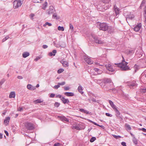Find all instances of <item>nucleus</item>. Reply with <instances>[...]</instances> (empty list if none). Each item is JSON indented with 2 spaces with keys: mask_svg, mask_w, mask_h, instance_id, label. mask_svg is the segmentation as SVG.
<instances>
[{
  "mask_svg": "<svg viewBox=\"0 0 146 146\" xmlns=\"http://www.w3.org/2000/svg\"><path fill=\"white\" fill-rule=\"evenodd\" d=\"M52 17L54 18L55 19H59V18L57 17V16L56 14H54L53 15Z\"/></svg>",
  "mask_w": 146,
  "mask_h": 146,
  "instance_id": "79ce46f5",
  "label": "nucleus"
},
{
  "mask_svg": "<svg viewBox=\"0 0 146 146\" xmlns=\"http://www.w3.org/2000/svg\"><path fill=\"white\" fill-rule=\"evenodd\" d=\"M78 89V92L82 94H83L84 92L82 91L83 90V88L81 85H80L79 86Z\"/></svg>",
  "mask_w": 146,
  "mask_h": 146,
  "instance_id": "4468645a",
  "label": "nucleus"
},
{
  "mask_svg": "<svg viewBox=\"0 0 146 146\" xmlns=\"http://www.w3.org/2000/svg\"><path fill=\"white\" fill-rule=\"evenodd\" d=\"M17 78L20 79H22L23 78V77L21 76H18L17 77Z\"/></svg>",
  "mask_w": 146,
  "mask_h": 146,
  "instance_id": "338daca9",
  "label": "nucleus"
},
{
  "mask_svg": "<svg viewBox=\"0 0 146 146\" xmlns=\"http://www.w3.org/2000/svg\"><path fill=\"white\" fill-rule=\"evenodd\" d=\"M116 116L118 119H120V121H121L122 120H123V118L122 116H120V115H118Z\"/></svg>",
  "mask_w": 146,
  "mask_h": 146,
  "instance_id": "ea45409f",
  "label": "nucleus"
},
{
  "mask_svg": "<svg viewBox=\"0 0 146 146\" xmlns=\"http://www.w3.org/2000/svg\"><path fill=\"white\" fill-rule=\"evenodd\" d=\"M64 88L65 90L66 91L69 90L70 89V88L68 87L64 86Z\"/></svg>",
  "mask_w": 146,
  "mask_h": 146,
  "instance_id": "603ef678",
  "label": "nucleus"
},
{
  "mask_svg": "<svg viewBox=\"0 0 146 146\" xmlns=\"http://www.w3.org/2000/svg\"><path fill=\"white\" fill-rule=\"evenodd\" d=\"M145 10H144V12H145V14H144V16L145 17V19H146V7H145Z\"/></svg>",
  "mask_w": 146,
  "mask_h": 146,
  "instance_id": "e2e57ef3",
  "label": "nucleus"
},
{
  "mask_svg": "<svg viewBox=\"0 0 146 146\" xmlns=\"http://www.w3.org/2000/svg\"><path fill=\"white\" fill-rule=\"evenodd\" d=\"M62 95H56V98H62Z\"/></svg>",
  "mask_w": 146,
  "mask_h": 146,
  "instance_id": "6e6d98bb",
  "label": "nucleus"
},
{
  "mask_svg": "<svg viewBox=\"0 0 146 146\" xmlns=\"http://www.w3.org/2000/svg\"><path fill=\"white\" fill-rule=\"evenodd\" d=\"M55 96V95L54 94H51L50 96V98H54Z\"/></svg>",
  "mask_w": 146,
  "mask_h": 146,
  "instance_id": "13d9d810",
  "label": "nucleus"
},
{
  "mask_svg": "<svg viewBox=\"0 0 146 146\" xmlns=\"http://www.w3.org/2000/svg\"><path fill=\"white\" fill-rule=\"evenodd\" d=\"M23 107H19L18 109V111H23Z\"/></svg>",
  "mask_w": 146,
  "mask_h": 146,
  "instance_id": "864d4df0",
  "label": "nucleus"
},
{
  "mask_svg": "<svg viewBox=\"0 0 146 146\" xmlns=\"http://www.w3.org/2000/svg\"><path fill=\"white\" fill-rule=\"evenodd\" d=\"M110 0H102V2L104 3H108Z\"/></svg>",
  "mask_w": 146,
  "mask_h": 146,
  "instance_id": "72a5a7b5",
  "label": "nucleus"
},
{
  "mask_svg": "<svg viewBox=\"0 0 146 146\" xmlns=\"http://www.w3.org/2000/svg\"><path fill=\"white\" fill-rule=\"evenodd\" d=\"M100 30L104 31H107L109 29V26L106 23H100Z\"/></svg>",
  "mask_w": 146,
  "mask_h": 146,
  "instance_id": "7ed1b4c3",
  "label": "nucleus"
},
{
  "mask_svg": "<svg viewBox=\"0 0 146 146\" xmlns=\"http://www.w3.org/2000/svg\"><path fill=\"white\" fill-rule=\"evenodd\" d=\"M125 126L126 127V129L127 131H128L129 130H130L131 129V128L129 124L125 123Z\"/></svg>",
  "mask_w": 146,
  "mask_h": 146,
  "instance_id": "6ab92c4d",
  "label": "nucleus"
},
{
  "mask_svg": "<svg viewBox=\"0 0 146 146\" xmlns=\"http://www.w3.org/2000/svg\"><path fill=\"white\" fill-rule=\"evenodd\" d=\"M60 87V86H59V84H58L57 85H55L54 87H53V88H54L55 89H58L59 87Z\"/></svg>",
  "mask_w": 146,
  "mask_h": 146,
  "instance_id": "37998d69",
  "label": "nucleus"
},
{
  "mask_svg": "<svg viewBox=\"0 0 146 146\" xmlns=\"http://www.w3.org/2000/svg\"><path fill=\"white\" fill-rule=\"evenodd\" d=\"M90 98L91 99V100L93 102H96V99L94 98H92V96L91 95L90 96Z\"/></svg>",
  "mask_w": 146,
  "mask_h": 146,
  "instance_id": "de8ad7c7",
  "label": "nucleus"
},
{
  "mask_svg": "<svg viewBox=\"0 0 146 146\" xmlns=\"http://www.w3.org/2000/svg\"><path fill=\"white\" fill-rule=\"evenodd\" d=\"M106 68L110 71L112 72L114 71V69L113 68V66L111 64H108L105 65Z\"/></svg>",
  "mask_w": 146,
  "mask_h": 146,
  "instance_id": "6e6552de",
  "label": "nucleus"
},
{
  "mask_svg": "<svg viewBox=\"0 0 146 146\" xmlns=\"http://www.w3.org/2000/svg\"><path fill=\"white\" fill-rule=\"evenodd\" d=\"M111 107L112 108L114 111L117 109L116 107V106L115 105H113V106H111Z\"/></svg>",
  "mask_w": 146,
  "mask_h": 146,
  "instance_id": "09e8293b",
  "label": "nucleus"
},
{
  "mask_svg": "<svg viewBox=\"0 0 146 146\" xmlns=\"http://www.w3.org/2000/svg\"><path fill=\"white\" fill-rule=\"evenodd\" d=\"M9 38L8 36H7L5 38H4L2 40V42H3L8 39Z\"/></svg>",
  "mask_w": 146,
  "mask_h": 146,
  "instance_id": "4c0bfd02",
  "label": "nucleus"
},
{
  "mask_svg": "<svg viewBox=\"0 0 146 146\" xmlns=\"http://www.w3.org/2000/svg\"><path fill=\"white\" fill-rule=\"evenodd\" d=\"M64 71V70L62 68H60L57 71L58 74H60L63 72Z\"/></svg>",
  "mask_w": 146,
  "mask_h": 146,
  "instance_id": "c756f323",
  "label": "nucleus"
},
{
  "mask_svg": "<svg viewBox=\"0 0 146 146\" xmlns=\"http://www.w3.org/2000/svg\"><path fill=\"white\" fill-rule=\"evenodd\" d=\"M99 69L97 68H94V70L95 71L97 72H98L99 71Z\"/></svg>",
  "mask_w": 146,
  "mask_h": 146,
  "instance_id": "052dcab7",
  "label": "nucleus"
},
{
  "mask_svg": "<svg viewBox=\"0 0 146 146\" xmlns=\"http://www.w3.org/2000/svg\"><path fill=\"white\" fill-rule=\"evenodd\" d=\"M25 126L27 129L29 130H33L34 127L33 126L32 123L29 122H27L25 123Z\"/></svg>",
  "mask_w": 146,
  "mask_h": 146,
  "instance_id": "39448f33",
  "label": "nucleus"
},
{
  "mask_svg": "<svg viewBox=\"0 0 146 146\" xmlns=\"http://www.w3.org/2000/svg\"><path fill=\"white\" fill-rule=\"evenodd\" d=\"M135 145H137V140L135 138V136H134L132 139Z\"/></svg>",
  "mask_w": 146,
  "mask_h": 146,
  "instance_id": "b1692460",
  "label": "nucleus"
},
{
  "mask_svg": "<svg viewBox=\"0 0 146 146\" xmlns=\"http://www.w3.org/2000/svg\"><path fill=\"white\" fill-rule=\"evenodd\" d=\"M106 115L107 116L110 117H111L112 116V115L110 114L109 113H106Z\"/></svg>",
  "mask_w": 146,
  "mask_h": 146,
  "instance_id": "3c124183",
  "label": "nucleus"
},
{
  "mask_svg": "<svg viewBox=\"0 0 146 146\" xmlns=\"http://www.w3.org/2000/svg\"><path fill=\"white\" fill-rule=\"evenodd\" d=\"M145 0H143L142 1L141 4L140 5V7L141 8L144 5L145 3Z\"/></svg>",
  "mask_w": 146,
  "mask_h": 146,
  "instance_id": "2f4dec72",
  "label": "nucleus"
},
{
  "mask_svg": "<svg viewBox=\"0 0 146 146\" xmlns=\"http://www.w3.org/2000/svg\"><path fill=\"white\" fill-rule=\"evenodd\" d=\"M42 47L43 48L46 49L48 48V46L46 45H43Z\"/></svg>",
  "mask_w": 146,
  "mask_h": 146,
  "instance_id": "4d7b16f0",
  "label": "nucleus"
},
{
  "mask_svg": "<svg viewBox=\"0 0 146 146\" xmlns=\"http://www.w3.org/2000/svg\"><path fill=\"white\" fill-rule=\"evenodd\" d=\"M114 11H115V14L116 15H117L119 13V9L117 7H115V6L114 7Z\"/></svg>",
  "mask_w": 146,
  "mask_h": 146,
  "instance_id": "5701e85b",
  "label": "nucleus"
},
{
  "mask_svg": "<svg viewBox=\"0 0 146 146\" xmlns=\"http://www.w3.org/2000/svg\"><path fill=\"white\" fill-rule=\"evenodd\" d=\"M60 62L62 64L63 66L64 67H66L68 66V63L66 61H64L62 60Z\"/></svg>",
  "mask_w": 146,
  "mask_h": 146,
  "instance_id": "dca6fc26",
  "label": "nucleus"
},
{
  "mask_svg": "<svg viewBox=\"0 0 146 146\" xmlns=\"http://www.w3.org/2000/svg\"><path fill=\"white\" fill-rule=\"evenodd\" d=\"M58 117L60 118L61 120L63 122H68L69 120L68 119L64 116H58Z\"/></svg>",
  "mask_w": 146,
  "mask_h": 146,
  "instance_id": "9b49d317",
  "label": "nucleus"
},
{
  "mask_svg": "<svg viewBox=\"0 0 146 146\" xmlns=\"http://www.w3.org/2000/svg\"><path fill=\"white\" fill-rule=\"evenodd\" d=\"M142 26L141 23L138 24L134 28V30L136 32L138 31L140 29Z\"/></svg>",
  "mask_w": 146,
  "mask_h": 146,
  "instance_id": "1a4fd4ad",
  "label": "nucleus"
},
{
  "mask_svg": "<svg viewBox=\"0 0 146 146\" xmlns=\"http://www.w3.org/2000/svg\"><path fill=\"white\" fill-rule=\"evenodd\" d=\"M96 138L95 137H92L90 139V141L93 142L96 140Z\"/></svg>",
  "mask_w": 146,
  "mask_h": 146,
  "instance_id": "e433bc0d",
  "label": "nucleus"
},
{
  "mask_svg": "<svg viewBox=\"0 0 146 146\" xmlns=\"http://www.w3.org/2000/svg\"><path fill=\"white\" fill-rule=\"evenodd\" d=\"M58 30L61 31H63L64 30V28L63 27L59 26L58 27Z\"/></svg>",
  "mask_w": 146,
  "mask_h": 146,
  "instance_id": "cd10ccee",
  "label": "nucleus"
},
{
  "mask_svg": "<svg viewBox=\"0 0 146 146\" xmlns=\"http://www.w3.org/2000/svg\"><path fill=\"white\" fill-rule=\"evenodd\" d=\"M114 111L116 113V114H115V115L116 116L118 115H120V113L117 109L115 110Z\"/></svg>",
  "mask_w": 146,
  "mask_h": 146,
  "instance_id": "473e14b6",
  "label": "nucleus"
},
{
  "mask_svg": "<svg viewBox=\"0 0 146 146\" xmlns=\"http://www.w3.org/2000/svg\"><path fill=\"white\" fill-rule=\"evenodd\" d=\"M61 100L64 104H68L69 102V100L68 99H65L63 97L61 98Z\"/></svg>",
  "mask_w": 146,
  "mask_h": 146,
  "instance_id": "f8f14e48",
  "label": "nucleus"
},
{
  "mask_svg": "<svg viewBox=\"0 0 146 146\" xmlns=\"http://www.w3.org/2000/svg\"><path fill=\"white\" fill-rule=\"evenodd\" d=\"M92 36L94 39V42L97 44H101L104 43V41L94 35H92Z\"/></svg>",
  "mask_w": 146,
  "mask_h": 146,
  "instance_id": "f03ea898",
  "label": "nucleus"
},
{
  "mask_svg": "<svg viewBox=\"0 0 146 146\" xmlns=\"http://www.w3.org/2000/svg\"><path fill=\"white\" fill-rule=\"evenodd\" d=\"M54 11L52 7H50L49 9L47 11V13L48 15H50L53 13Z\"/></svg>",
  "mask_w": 146,
  "mask_h": 146,
  "instance_id": "9d476101",
  "label": "nucleus"
},
{
  "mask_svg": "<svg viewBox=\"0 0 146 146\" xmlns=\"http://www.w3.org/2000/svg\"><path fill=\"white\" fill-rule=\"evenodd\" d=\"M47 3L46 1L45 2V3L44 4H43L42 7V8L44 10H45L46 8L47 7Z\"/></svg>",
  "mask_w": 146,
  "mask_h": 146,
  "instance_id": "bb28decb",
  "label": "nucleus"
},
{
  "mask_svg": "<svg viewBox=\"0 0 146 146\" xmlns=\"http://www.w3.org/2000/svg\"><path fill=\"white\" fill-rule=\"evenodd\" d=\"M102 70H100V69L99 70V71L98 72V74H101L102 73Z\"/></svg>",
  "mask_w": 146,
  "mask_h": 146,
  "instance_id": "69168bd1",
  "label": "nucleus"
},
{
  "mask_svg": "<svg viewBox=\"0 0 146 146\" xmlns=\"http://www.w3.org/2000/svg\"><path fill=\"white\" fill-rule=\"evenodd\" d=\"M103 82L104 84H107L111 82V80L109 78H106L103 80Z\"/></svg>",
  "mask_w": 146,
  "mask_h": 146,
  "instance_id": "2eb2a0df",
  "label": "nucleus"
},
{
  "mask_svg": "<svg viewBox=\"0 0 146 146\" xmlns=\"http://www.w3.org/2000/svg\"><path fill=\"white\" fill-rule=\"evenodd\" d=\"M126 17V20L127 21V19L132 20L134 17V16H133L127 15Z\"/></svg>",
  "mask_w": 146,
  "mask_h": 146,
  "instance_id": "a878e982",
  "label": "nucleus"
},
{
  "mask_svg": "<svg viewBox=\"0 0 146 146\" xmlns=\"http://www.w3.org/2000/svg\"><path fill=\"white\" fill-rule=\"evenodd\" d=\"M65 82H63L61 83H58V84L59 85V86L61 85L63 86L65 85Z\"/></svg>",
  "mask_w": 146,
  "mask_h": 146,
  "instance_id": "a18cd8bd",
  "label": "nucleus"
},
{
  "mask_svg": "<svg viewBox=\"0 0 146 146\" xmlns=\"http://www.w3.org/2000/svg\"><path fill=\"white\" fill-rule=\"evenodd\" d=\"M60 105V103H59L58 102H55V103L54 104V106L56 108H58L59 107Z\"/></svg>",
  "mask_w": 146,
  "mask_h": 146,
  "instance_id": "58836bf2",
  "label": "nucleus"
},
{
  "mask_svg": "<svg viewBox=\"0 0 146 146\" xmlns=\"http://www.w3.org/2000/svg\"><path fill=\"white\" fill-rule=\"evenodd\" d=\"M64 94L67 96H74V94L73 92H66L64 93Z\"/></svg>",
  "mask_w": 146,
  "mask_h": 146,
  "instance_id": "f3484780",
  "label": "nucleus"
},
{
  "mask_svg": "<svg viewBox=\"0 0 146 146\" xmlns=\"http://www.w3.org/2000/svg\"><path fill=\"white\" fill-rule=\"evenodd\" d=\"M81 127L79 125H76L75 126H73L72 127V129H75L78 130H80L81 129Z\"/></svg>",
  "mask_w": 146,
  "mask_h": 146,
  "instance_id": "412c9836",
  "label": "nucleus"
},
{
  "mask_svg": "<svg viewBox=\"0 0 146 146\" xmlns=\"http://www.w3.org/2000/svg\"><path fill=\"white\" fill-rule=\"evenodd\" d=\"M85 110L84 109L82 108L80 109L79 111L81 112L84 113L85 112Z\"/></svg>",
  "mask_w": 146,
  "mask_h": 146,
  "instance_id": "0e129e2a",
  "label": "nucleus"
},
{
  "mask_svg": "<svg viewBox=\"0 0 146 146\" xmlns=\"http://www.w3.org/2000/svg\"><path fill=\"white\" fill-rule=\"evenodd\" d=\"M5 80L4 79H3L1 80V81L0 82V86H1V85L5 82Z\"/></svg>",
  "mask_w": 146,
  "mask_h": 146,
  "instance_id": "49530a36",
  "label": "nucleus"
},
{
  "mask_svg": "<svg viewBox=\"0 0 146 146\" xmlns=\"http://www.w3.org/2000/svg\"><path fill=\"white\" fill-rule=\"evenodd\" d=\"M47 25H48L49 26H52V24L48 22H46L45 24L43 25V27H45Z\"/></svg>",
  "mask_w": 146,
  "mask_h": 146,
  "instance_id": "c85d7f7f",
  "label": "nucleus"
},
{
  "mask_svg": "<svg viewBox=\"0 0 146 146\" xmlns=\"http://www.w3.org/2000/svg\"><path fill=\"white\" fill-rule=\"evenodd\" d=\"M49 54L50 56H54L55 55V54H53L52 52H50Z\"/></svg>",
  "mask_w": 146,
  "mask_h": 146,
  "instance_id": "bf43d9fd",
  "label": "nucleus"
},
{
  "mask_svg": "<svg viewBox=\"0 0 146 146\" xmlns=\"http://www.w3.org/2000/svg\"><path fill=\"white\" fill-rule=\"evenodd\" d=\"M22 3L21 0H15L13 3V7L15 9L17 8L20 6Z\"/></svg>",
  "mask_w": 146,
  "mask_h": 146,
  "instance_id": "20e7f679",
  "label": "nucleus"
},
{
  "mask_svg": "<svg viewBox=\"0 0 146 146\" xmlns=\"http://www.w3.org/2000/svg\"><path fill=\"white\" fill-rule=\"evenodd\" d=\"M41 58V57L40 56H37L35 59V60L36 61L38 60H39Z\"/></svg>",
  "mask_w": 146,
  "mask_h": 146,
  "instance_id": "8fccbe9b",
  "label": "nucleus"
},
{
  "mask_svg": "<svg viewBox=\"0 0 146 146\" xmlns=\"http://www.w3.org/2000/svg\"><path fill=\"white\" fill-rule=\"evenodd\" d=\"M123 60L121 63L115 64L118 67H120L122 71H126L130 70L129 67L127 65L128 63L125 62L123 56Z\"/></svg>",
  "mask_w": 146,
  "mask_h": 146,
  "instance_id": "f257e3e1",
  "label": "nucleus"
},
{
  "mask_svg": "<svg viewBox=\"0 0 146 146\" xmlns=\"http://www.w3.org/2000/svg\"><path fill=\"white\" fill-rule=\"evenodd\" d=\"M22 55L23 58H26L29 55V53L28 52H25Z\"/></svg>",
  "mask_w": 146,
  "mask_h": 146,
  "instance_id": "aec40b11",
  "label": "nucleus"
},
{
  "mask_svg": "<svg viewBox=\"0 0 146 146\" xmlns=\"http://www.w3.org/2000/svg\"><path fill=\"white\" fill-rule=\"evenodd\" d=\"M109 104H110V105L111 106H112L114 104L113 102L111 100H109Z\"/></svg>",
  "mask_w": 146,
  "mask_h": 146,
  "instance_id": "c03bdc74",
  "label": "nucleus"
},
{
  "mask_svg": "<svg viewBox=\"0 0 146 146\" xmlns=\"http://www.w3.org/2000/svg\"><path fill=\"white\" fill-rule=\"evenodd\" d=\"M113 137L115 139H117L121 138V137L119 135H113Z\"/></svg>",
  "mask_w": 146,
  "mask_h": 146,
  "instance_id": "c9c22d12",
  "label": "nucleus"
},
{
  "mask_svg": "<svg viewBox=\"0 0 146 146\" xmlns=\"http://www.w3.org/2000/svg\"><path fill=\"white\" fill-rule=\"evenodd\" d=\"M27 88L29 90H34L35 88H33V87L30 84H28L27 86Z\"/></svg>",
  "mask_w": 146,
  "mask_h": 146,
  "instance_id": "4be33fe9",
  "label": "nucleus"
},
{
  "mask_svg": "<svg viewBox=\"0 0 146 146\" xmlns=\"http://www.w3.org/2000/svg\"><path fill=\"white\" fill-rule=\"evenodd\" d=\"M141 92L143 93H145L146 92V88L142 89L141 90Z\"/></svg>",
  "mask_w": 146,
  "mask_h": 146,
  "instance_id": "5fc2aeb1",
  "label": "nucleus"
},
{
  "mask_svg": "<svg viewBox=\"0 0 146 146\" xmlns=\"http://www.w3.org/2000/svg\"><path fill=\"white\" fill-rule=\"evenodd\" d=\"M10 119V117H7L5 118L4 122L6 125H7L9 124Z\"/></svg>",
  "mask_w": 146,
  "mask_h": 146,
  "instance_id": "ddd939ff",
  "label": "nucleus"
},
{
  "mask_svg": "<svg viewBox=\"0 0 146 146\" xmlns=\"http://www.w3.org/2000/svg\"><path fill=\"white\" fill-rule=\"evenodd\" d=\"M137 84L136 83V81L135 80H133L131 82H128V85L131 88V87H136L137 86Z\"/></svg>",
  "mask_w": 146,
  "mask_h": 146,
  "instance_id": "0eeeda50",
  "label": "nucleus"
},
{
  "mask_svg": "<svg viewBox=\"0 0 146 146\" xmlns=\"http://www.w3.org/2000/svg\"><path fill=\"white\" fill-rule=\"evenodd\" d=\"M15 94L14 92H11L9 95V98H15Z\"/></svg>",
  "mask_w": 146,
  "mask_h": 146,
  "instance_id": "a211bd4d",
  "label": "nucleus"
},
{
  "mask_svg": "<svg viewBox=\"0 0 146 146\" xmlns=\"http://www.w3.org/2000/svg\"><path fill=\"white\" fill-rule=\"evenodd\" d=\"M34 3H41L43 0H32Z\"/></svg>",
  "mask_w": 146,
  "mask_h": 146,
  "instance_id": "7c9ffc66",
  "label": "nucleus"
},
{
  "mask_svg": "<svg viewBox=\"0 0 146 146\" xmlns=\"http://www.w3.org/2000/svg\"><path fill=\"white\" fill-rule=\"evenodd\" d=\"M43 102L40 99H38L34 101V102L35 104H36L37 103H40L42 102Z\"/></svg>",
  "mask_w": 146,
  "mask_h": 146,
  "instance_id": "393cba45",
  "label": "nucleus"
},
{
  "mask_svg": "<svg viewBox=\"0 0 146 146\" xmlns=\"http://www.w3.org/2000/svg\"><path fill=\"white\" fill-rule=\"evenodd\" d=\"M70 26V28L72 31H74V27L73 25L71 24L70 23L69 25Z\"/></svg>",
  "mask_w": 146,
  "mask_h": 146,
  "instance_id": "f704fd0d",
  "label": "nucleus"
},
{
  "mask_svg": "<svg viewBox=\"0 0 146 146\" xmlns=\"http://www.w3.org/2000/svg\"><path fill=\"white\" fill-rule=\"evenodd\" d=\"M121 144L123 146H126V143L125 142H122L121 143Z\"/></svg>",
  "mask_w": 146,
  "mask_h": 146,
  "instance_id": "680f3d73",
  "label": "nucleus"
},
{
  "mask_svg": "<svg viewBox=\"0 0 146 146\" xmlns=\"http://www.w3.org/2000/svg\"><path fill=\"white\" fill-rule=\"evenodd\" d=\"M83 58L84 60L89 64H91L93 63V61L90 58L86 55H84Z\"/></svg>",
  "mask_w": 146,
  "mask_h": 146,
  "instance_id": "423d86ee",
  "label": "nucleus"
},
{
  "mask_svg": "<svg viewBox=\"0 0 146 146\" xmlns=\"http://www.w3.org/2000/svg\"><path fill=\"white\" fill-rule=\"evenodd\" d=\"M35 16V15L34 14H31L30 15V17H31V18H32L33 17H34V16Z\"/></svg>",
  "mask_w": 146,
  "mask_h": 146,
  "instance_id": "774afa93",
  "label": "nucleus"
},
{
  "mask_svg": "<svg viewBox=\"0 0 146 146\" xmlns=\"http://www.w3.org/2000/svg\"><path fill=\"white\" fill-rule=\"evenodd\" d=\"M138 129L139 130H141L144 132H146V129L144 128H139Z\"/></svg>",
  "mask_w": 146,
  "mask_h": 146,
  "instance_id": "a19ab883",
  "label": "nucleus"
}]
</instances>
